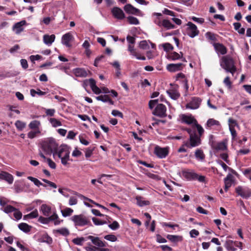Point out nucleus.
Here are the masks:
<instances>
[{
	"mask_svg": "<svg viewBox=\"0 0 251 251\" xmlns=\"http://www.w3.org/2000/svg\"><path fill=\"white\" fill-rule=\"evenodd\" d=\"M58 148V145L53 138L45 139L41 143V149L39 151V155L44 159H46V155H50L55 152Z\"/></svg>",
	"mask_w": 251,
	"mask_h": 251,
	"instance_id": "obj_1",
	"label": "nucleus"
},
{
	"mask_svg": "<svg viewBox=\"0 0 251 251\" xmlns=\"http://www.w3.org/2000/svg\"><path fill=\"white\" fill-rule=\"evenodd\" d=\"M70 148L66 145H62L58 148L57 151L53 152V156H57L61 160V163L66 166L69 161H72L70 158Z\"/></svg>",
	"mask_w": 251,
	"mask_h": 251,
	"instance_id": "obj_2",
	"label": "nucleus"
},
{
	"mask_svg": "<svg viewBox=\"0 0 251 251\" xmlns=\"http://www.w3.org/2000/svg\"><path fill=\"white\" fill-rule=\"evenodd\" d=\"M220 65L226 72L230 73L232 75H233L236 71L234 61L229 55L222 57Z\"/></svg>",
	"mask_w": 251,
	"mask_h": 251,
	"instance_id": "obj_3",
	"label": "nucleus"
},
{
	"mask_svg": "<svg viewBox=\"0 0 251 251\" xmlns=\"http://www.w3.org/2000/svg\"><path fill=\"white\" fill-rule=\"evenodd\" d=\"M183 177L188 180H198L200 182H205V177L203 176H199L193 170L189 169L184 170L182 171Z\"/></svg>",
	"mask_w": 251,
	"mask_h": 251,
	"instance_id": "obj_4",
	"label": "nucleus"
},
{
	"mask_svg": "<svg viewBox=\"0 0 251 251\" xmlns=\"http://www.w3.org/2000/svg\"><path fill=\"white\" fill-rule=\"evenodd\" d=\"M71 220L74 222L75 226H91L90 221L82 214L74 215L71 217Z\"/></svg>",
	"mask_w": 251,
	"mask_h": 251,
	"instance_id": "obj_5",
	"label": "nucleus"
},
{
	"mask_svg": "<svg viewBox=\"0 0 251 251\" xmlns=\"http://www.w3.org/2000/svg\"><path fill=\"white\" fill-rule=\"evenodd\" d=\"M126 40L129 45L128 46V50L130 54L135 56L137 59L145 60L146 57L144 56H140L139 54L136 52V50L134 49V44L135 43V38L134 37L128 35L126 36Z\"/></svg>",
	"mask_w": 251,
	"mask_h": 251,
	"instance_id": "obj_6",
	"label": "nucleus"
},
{
	"mask_svg": "<svg viewBox=\"0 0 251 251\" xmlns=\"http://www.w3.org/2000/svg\"><path fill=\"white\" fill-rule=\"evenodd\" d=\"M189 141L185 143V145L188 148H192L199 146L201 144V139L200 136L196 133L192 136H190L189 139Z\"/></svg>",
	"mask_w": 251,
	"mask_h": 251,
	"instance_id": "obj_7",
	"label": "nucleus"
},
{
	"mask_svg": "<svg viewBox=\"0 0 251 251\" xmlns=\"http://www.w3.org/2000/svg\"><path fill=\"white\" fill-rule=\"evenodd\" d=\"M187 25L188 26L186 28L187 34L190 37L194 38L199 35L200 31L194 24L189 22L187 24Z\"/></svg>",
	"mask_w": 251,
	"mask_h": 251,
	"instance_id": "obj_8",
	"label": "nucleus"
},
{
	"mask_svg": "<svg viewBox=\"0 0 251 251\" xmlns=\"http://www.w3.org/2000/svg\"><path fill=\"white\" fill-rule=\"evenodd\" d=\"M166 109V107L164 104L162 103L158 104L155 107L152 112V114L160 118H164L167 116Z\"/></svg>",
	"mask_w": 251,
	"mask_h": 251,
	"instance_id": "obj_9",
	"label": "nucleus"
},
{
	"mask_svg": "<svg viewBox=\"0 0 251 251\" xmlns=\"http://www.w3.org/2000/svg\"><path fill=\"white\" fill-rule=\"evenodd\" d=\"M169 152V148H162L156 146L154 148V153L159 158H164L168 156Z\"/></svg>",
	"mask_w": 251,
	"mask_h": 251,
	"instance_id": "obj_10",
	"label": "nucleus"
},
{
	"mask_svg": "<svg viewBox=\"0 0 251 251\" xmlns=\"http://www.w3.org/2000/svg\"><path fill=\"white\" fill-rule=\"evenodd\" d=\"M236 193L244 199H248L251 196V189L247 188H243L239 186L235 189Z\"/></svg>",
	"mask_w": 251,
	"mask_h": 251,
	"instance_id": "obj_11",
	"label": "nucleus"
},
{
	"mask_svg": "<svg viewBox=\"0 0 251 251\" xmlns=\"http://www.w3.org/2000/svg\"><path fill=\"white\" fill-rule=\"evenodd\" d=\"M201 102V100L199 97H192L191 100L186 104V108L190 109H198Z\"/></svg>",
	"mask_w": 251,
	"mask_h": 251,
	"instance_id": "obj_12",
	"label": "nucleus"
},
{
	"mask_svg": "<svg viewBox=\"0 0 251 251\" xmlns=\"http://www.w3.org/2000/svg\"><path fill=\"white\" fill-rule=\"evenodd\" d=\"M74 39V38L72 33L69 32L62 36L61 43L67 47L70 48L72 46L70 42L73 41Z\"/></svg>",
	"mask_w": 251,
	"mask_h": 251,
	"instance_id": "obj_13",
	"label": "nucleus"
},
{
	"mask_svg": "<svg viewBox=\"0 0 251 251\" xmlns=\"http://www.w3.org/2000/svg\"><path fill=\"white\" fill-rule=\"evenodd\" d=\"M27 24L25 20H22L14 24L13 30L16 34H20L24 30V26Z\"/></svg>",
	"mask_w": 251,
	"mask_h": 251,
	"instance_id": "obj_14",
	"label": "nucleus"
},
{
	"mask_svg": "<svg viewBox=\"0 0 251 251\" xmlns=\"http://www.w3.org/2000/svg\"><path fill=\"white\" fill-rule=\"evenodd\" d=\"M126 14L139 16H142V13L140 10L129 3H126Z\"/></svg>",
	"mask_w": 251,
	"mask_h": 251,
	"instance_id": "obj_15",
	"label": "nucleus"
},
{
	"mask_svg": "<svg viewBox=\"0 0 251 251\" xmlns=\"http://www.w3.org/2000/svg\"><path fill=\"white\" fill-rule=\"evenodd\" d=\"M113 16L119 20L123 19L125 17V14L123 11L118 7H114L111 10Z\"/></svg>",
	"mask_w": 251,
	"mask_h": 251,
	"instance_id": "obj_16",
	"label": "nucleus"
},
{
	"mask_svg": "<svg viewBox=\"0 0 251 251\" xmlns=\"http://www.w3.org/2000/svg\"><path fill=\"white\" fill-rule=\"evenodd\" d=\"M0 179L5 180L9 184H12L14 178L12 175L9 173L4 171H1L0 173Z\"/></svg>",
	"mask_w": 251,
	"mask_h": 251,
	"instance_id": "obj_17",
	"label": "nucleus"
},
{
	"mask_svg": "<svg viewBox=\"0 0 251 251\" xmlns=\"http://www.w3.org/2000/svg\"><path fill=\"white\" fill-rule=\"evenodd\" d=\"M182 66L183 64L181 63L176 64L171 63L167 65V69L170 72H175L181 70L182 69Z\"/></svg>",
	"mask_w": 251,
	"mask_h": 251,
	"instance_id": "obj_18",
	"label": "nucleus"
},
{
	"mask_svg": "<svg viewBox=\"0 0 251 251\" xmlns=\"http://www.w3.org/2000/svg\"><path fill=\"white\" fill-rule=\"evenodd\" d=\"M88 239L90 240L93 244L97 246L99 248L105 247V244L99 237H94L90 235L88 237Z\"/></svg>",
	"mask_w": 251,
	"mask_h": 251,
	"instance_id": "obj_19",
	"label": "nucleus"
},
{
	"mask_svg": "<svg viewBox=\"0 0 251 251\" xmlns=\"http://www.w3.org/2000/svg\"><path fill=\"white\" fill-rule=\"evenodd\" d=\"M181 121L182 123H185L188 125H191L197 122V120L191 115L188 116L186 115H182L181 116Z\"/></svg>",
	"mask_w": 251,
	"mask_h": 251,
	"instance_id": "obj_20",
	"label": "nucleus"
},
{
	"mask_svg": "<svg viewBox=\"0 0 251 251\" xmlns=\"http://www.w3.org/2000/svg\"><path fill=\"white\" fill-rule=\"evenodd\" d=\"M88 82V85L90 86L92 90L95 94L98 95L101 93L100 89L96 86V81L94 79L92 78L89 79Z\"/></svg>",
	"mask_w": 251,
	"mask_h": 251,
	"instance_id": "obj_21",
	"label": "nucleus"
},
{
	"mask_svg": "<svg viewBox=\"0 0 251 251\" xmlns=\"http://www.w3.org/2000/svg\"><path fill=\"white\" fill-rule=\"evenodd\" d=\"M55 36L54 34L50 35L45 34L43 36L44 43L48 46H50L54 41Z\"/></svg>",
	"mask_w": 251,
	"mask_h": 251,
	"instance_id": "obj_22",
	"label": "nucleus"
},
{
	"mask_svg": "<svg viewBox=\"0 0 251 251\" xmlns=\"http://www.w3.org/2000/svg\"><path fill=\"white\" fill-rule=\"evenodd\" d=\"M214 46L216 50L220 52L221 54L224 55L226 53L227 49L226 47L222 44L214 43Z\"/></svg>",
	"mask_w": 251,
	"mask_h": 251,
	"instance_id": "obj_23",
	"label": "nucleus"
},
{
	"mask_svg": "<svg viewBox=\"0 0 251 251\" xmlns=\"http://www.w3.org/2000/svg\"><path fill=\"white\" fill-rule=\"evenodd\" d=\"M159 26H163L167 29H173L175 28V25L173 24L169 20L164 19L162 23H160L159 22L158 24Z\"/></svg>",
	"mask_w": 251,
	"mask_h": 251,
	"instance_id": "obj_24",
	"label": "nucleus"
},
{
	"mask_svg": "<svg viewBox=\"0 0 251 251\" xmlns=\"http://www.w3.org/2000/svg\"><path fill=\"white\" fill-rule=\"evenodd\" d=\"M51 214L50 216H48L49 222L53 221L54 225H59L62 222V220H59L57 214L55 211H53Z\"/></svg>",
	"mask_w": 251,
	"mask_h": 251,
	"instance_id": "obj_25",
	"label": "nucleus"
},
{
	"mask_svg": "<svg viewBox=\"0 0 251 251\" xmlns=\"http://www.w3.org/2000/svg\"><path fill=\"white\" fill-rule=\"evenodd\" d=\"M74 74L77 77H86L87 75V71L83 68H76L73 70Z\"/></svg>",
	"mask_w": 251,
	"mask_h": 251,
	"instance_id": "obj_26",
	"label": "nucleus"
},
{
	"mask_svg": "<svg viewBox=\"0 0 251 251\" xmlns=\"http://www.w3.org/2000/svg\"><path fill=\"white\" fill-rule=\"evenodd\" d=\"M180 78L183 79V80L181 81V82L184 84V86L186 90V91L187 92L189 88L188 80L185 78V75L182 73H179L176 75V80Z\"/></svg>",
	"mask_w": 251,
	"mask_h": 251,
	"instance_id": "obj_27",
	"label": "nucleus"
},
{
	"mask_svg": "<svg viewBox=\"0 0 251 251\" xmlns=\"http://www.w3.org/2000/svg\"><path fill=\"white\" fill-rule=\"evenodd\" d=\"M40 210L43 214L47 217L49 216L52 213L51 207L45 204L41 205Z\"/></svg>",
	"mask_w": 251,
	"mask_h": 251,
	"instance_id": "obj_28",
	"label": "nucleus"
},
{
	"mask_svg": "<svg viewBox=\"0 0 251 251\" xmlns=\"http://www.w3.org/2000/svg\"><path fill=\"white\" fill-rule=\"evenodd\" d=\"M135 199L137 201V204L140 207L144 206L149 205L150 204V202L149 201H145L144 198L140 196H137Z\"/></svg>",
	"mask_w": 251,
	"mask_h": 251,
	"instance_id": "obj_29",
	"label": "nucleus"
},
{
	"mask_svg": "<svg viewBox=\"0 0 251 251\" xmlns=\"http://www.w3.org/2000/svg\"><path fill=\"white\" fill-rule=\"evenodd\" d=\"M167 93L170 98L174 100H177L180 96L179 92L177 90L174 89L167 90Z\"/></svg>",
	"mask_w": 251,
	"mask_h": 251,
	"instance_id": "obj_30",
	"label": "nucleus"
},
{
	"mask_svg": "<svg viewBox=\"0 0 251 251\" xmlns=\"http://www.w3.org/2000/svg\"><path fill=\"white\" fill-rule=\"evenodd\" d=\"M228 251H235L236 249L234 247V241L231 240H226L224 245Z\"/></svg>",
	"mask_w": 251,
	"mask_h": 251,
	"instance_id": "obj_31",
	"label": "nucleus"
},
{
	"mask_svg": "<svg viewBox=\"0 0 251 251\" xmlns=\"http://www.w3.org/2000/svg\"><path fill=\"white\" fill-rule=\"evenodd\" d=\"M98 100H100L104 102H108L110 104H113V101L110 99L109 97L107 95H101L96 97Z\"/></svg>",
	"mask_w": 251,
	"mask_h": 251,
	"instance_id": "obj_32",
	"label": "nucleus"
},
{
	"mask_svg": "<svg viewBox=\"0 0 251 251\" xmlns=\"http://www.w3.org/2000/svg\"><path fill=\"white\" fill-rule=\"evenodd\" d=\"M18 227L23 232L27 233L30 231L31 227L26 223H22L19 224Z\"/></svg>",
	"mask_w": 251,
	"mask_h": 251,
	"instance_id": "obj_33",
	"label": "nucleus"
},
{
	"mask_svg": "<svg viewBox=\"0 0 251 251\" xmlns=\"http://www.w3.org/2000/svg\"><path fill=\"white\" fill-rule=\"evenodd\" d=\"M53 232L54 233L60 234L64 236H68L70 233L69 230L65 227H62L59 229L54 230Z\"/></svg>",
	"mask_w": 251,
	"mask_h": 251,
	"instance_id": "obj_34",
	"label": "nucleus"
},
{
	"mask_svg": "<svg viewBox=\"0 0 251 251\" xmlns=\"http://www.w3.org/2000/svg\"><path fill=\"white\" fill-rule=\"evenodd\" d=\"M220 164L221 165V166L222 167V168L224 169V170L226 171L227 170V169H228V170L234 175H235L236 176H237V177H239V175L237 173L236 171H235L234 170H233V169L230 168V167H228L224 162H223V161H221V162L220 163Z\"/></svg>",
	"mask_w": 251,
	"mask_h": 251,
	"instance_id": "obj_35",
	"label": "nucleus"
},
{
	"mask_svg": "<svg viewBox=\"0 0 251 251\" xmlns=\"http://www.w3.org/2000/svg\"><path fill=\"white\" fill-rule=\"evenodd\" d=\"M166 238L170 241L174 243L181 241L182 240V236L178 235L168 234L167 235Z\"/></svg>",
	"mask_w": 251,
	"mask_h": 251,
	"instance_id": "obj_36",
	"label": "nucleus"
},
{
	"mask_svg": "<svg viewBox=\"0 0 251 251\" xmlns=\"http://www.w3.org/2000/svg\"><path fill=\"white\" fill-rule=\"evenodd\" d=\"M41 125L40 121L37 120H33L31 121L29 125V127L31 129L37 130L40 129L39 127Z\"/></svg>",
	"mask_w": 251,
	"mask_h": 251,
	"instance_id": "obj_37",
	"label": "nucleus"
},
{
	"mask_svg": "<svg viewBox=\"0 0 251 251\" xmlns=\"http://www.w3.org/2000/svg\"><path fill=\"white\" fill-rule=\"evenodd\" d=\"M126 22L130 25H137L139 24V20L133 16H128L126 17Z\"/></svg>",
	"mask_w": 251,
	"mask_h": 251,
	"instance_id": "obj_38",
	"label": "nucleus"
},
{
	"mask_svg": "<svg viewBox=\"0 0 251 251\" xmlns=\"http://www.w3.org/2000/svg\"><path fill=\"white\" fill-rule=\"evenodd\" d=\"M27 179L31 181L34 183V184L37 186V187H40V186H43L45 187H47L46 184H43L41 182H40L38 179L33 177L32 176H29L27 177Z\"/></svg>",
	"mask_w": 251,
	"mask_h": 251,
	"instance_id": "obj_39",
	"label": "nucleus"
},
{
	"mask_svg": "<svg viewBox=\"0 0 251 251\" xmlns=\"http://www.w3.org/2000/svg\"><path fill=\"white\" fill-rule=\"evenodd\" d=\"M195 155L197 159H200L201 160H203L205 158V155L202 150L201 149H198L195 151Z\"/></svg>",
	"mask_w": 251,
	"mask_h": 251,
	"instance_id": "obj_40",
	"label": "nucleus"
},
{
	"mask_svg": "<svg viewBox=\"0 0 251 251\" xmlns=\"http://www.w3.org/2000/svg\"><path fill=\"white\" fill-rule=\"evenodd\" d=\"M206 38L208 41L215 42L217 41L216 35L211 32H207L205 34Z\"/></svg>",
	"mask_w": 251,
	"mask_h": 251,
	"instance_id": "obj_41",
	"label": "nucleus"
},
{
	"mask_svg": "<svg viewBox=\"0 0 251 251\" xmlns=\"http://www.w3.org/2000/svg\"><path fill=\"white\" fill-rule=\"evenodd\" d=\"M220 124L218 121L214 119H209L207 120L206 126L208 127H211L214 126H220Z\"/></svg>",
	"mask_w": 251,
	"mask_h": 251,
	"instance_id": "obj_42",
	"label": "nucleus"
},
{
	"mask_svg": "<svg viewBox=\"0 0 251 251\" xmlns=\"http://www.w3.org/2000/svg\"><path fill=\"white\" fill-rule=\"evenodd\" d=\"M73 212V210L69 207H66L61 211V213L63 217H67L70 216L72 214Z\"/></svg>",
	"mask_w": 251,
	"mask_h": 251,
	"instance_id": "obj_43",
	"label": "nucleus"
},
{
	"mask_svg": "<svg viewBox=\"0 0 251 251\" xmlns=\"http://www.w3.org/2000/svg\"><path fill=\"white\" fill-rule=\"evenodd\" d=\"M15 125L19 130L22 131L25 127L26 124L25 122L18 120L15 122Z\"/></svg>",
	"mask_w": 251,
	"mask_h": 251,
	"instance_id": "obj_44",
	"label": "nucleus"
},
{
	"mask_svg": "<svg viewBox=\"0 0 251 251\" xmlns=\"http://www.w3.org/2000/svg\"><path fill=\"white\" fill-rule=\"evenodd\" d=\"M168 58L172 60H178L181 58L180 55L176 52L174 51L168 55Z\"/></svg>",
	"mask_w": 251,
	"mask_h": 251,
	"instance_id": "obj_45",
	"label": "nucleus"
},
{
	"mask_svg": "<svg viewBox=\"0 0 251 251\" xmlns=\"http://www.w3.org/2000/svg\"><path fill=\"white\" fill-rule=\"evenodd\" d=\"M41 133L40 129L31 130L27 133V137L28 138L33 139L35 138L36 135Z\"/></svg>",
	"mask_w": 251,
	"mask_h": 251,
	"instance_id": "obj_46",
	"label": "nucleus"
},
{
	"mask_svg": "<svg viewBox=\"0 0 251 251\" xmlns=\"http://www.w3.org/2000/svg\"><path fill=\"white\" fill-rule=\"evenodd\" d=\"M49 121L52 126L54 127L60 126L62 125L61 123L55 118H50Z\"/></svg>",
	"mask_w": 251,
	"mask_h": 251,
	"instance_id": "obj_47",
	"label": "nucleus"
},
{
	"mask_svg": "<svg viewBox=\"0 0 251 251\" xmlns=\"http://www.w3.org/2000/svg\"><path fill=\"white\" fill-rule=\"evenodd\" d=\"M30 94L32 97H35L36 95H38L39 96H43L46 94V92H43L38 89H37V90L34 89H31Z\"/></svg>",
	"mask_w": 251,
	"mask_h": 251,
	"instance_id": "obj_48",
	"label": "nucleus"
},
{
	"mask_svg": "<svg viewBox=\"0 0 251 251\" xmlns=\"http://www.w3.org/2000/svg\"><path fill=\"white\" fill-rule=\"evenodd\" d=\"M139 47L143 50H148L150 49V46L146 40H143L140 42Z\"/></svg>",
	"mask_w": 251,
	"mask_h": 251,
	"instance_id": "obj_49",
	"label": "nucleus"
},
{
	"mask_svg": "<svg viewBox=\"0 0 251 251\" xmlns=\"http://www.w3.org/2000/svg\"><path fill=\"white\" fill-rule=\"evenodd\" d=\"M15 209V208L13 207L11 205H7L4 206L3 208H1V210L4 211L5 213L9 214L12 212H13Z\"/></svg>",
	"mask_w": 251,
	"mask_h": 251,
	"instance_id": "obj_50",
	"label": "nucleus"
},
{
	"mask_svg": "<svg viewBox=\"0 0 251 251\" xmlns=\"http://www.w3.org/2000/svg\"><path fill=\"white\" fill-rule=\"evenodd\" d=\"M216 150H222L224 151L226 149V144L224 142L218 143L215 148Z\"/></svg>",
	"mask_w": 251,
	"mask_h": 251,
	"instance_id": "obj_51",
	"label": "nucleus"
},
{
	"mask_svg": "<svg viewBox=\"0 0 251 251\" xmlns=\"http://www.w3.org/2000/svg\"><path fill=\"white\" fill-rule=\"evenodd\" d=\"M14 212V217L16 220L18 221L22 218V213L19 210L15 208V210L13 211Z\"/></svg>",
	"mask_w": 251,
	"mask_h": 251,
	"instance_id": "obj_52",
	"label": "nucleus"
},
{
	"mask_svg": "<svg viewBox=\"0 0 251 251\" xmlns=\"http://www.w3.org/2000/svg\"><path fill=\"white\" fill-rule=\"evenodd\" d=\"M94 148L89 147L87 148L85 151V155L86 158H88L91 156L93 154Z\"/></svg>",
	"mask_w": 251,
	"mask_h": 251,
	"instance_id": "obj_53",
	"label": "nucleus"
},
{
	"mask_svg": "<svg viewBox=\"0 0 251 251\" xmlns=\"http://www.w3.org/2000/svg\"><path fill=\"white\" fill-rule=\"evenodd\" d=\"M162 46L164 50L166 52L172 50L174 49L173 46L169 43L163 44Z\"/></svg>",
	"mask_w": 251,
	"mask_h": 251,
	"instance_id": "obj_54",
	"label": "nucleus"
},
{
	"mask_svg": "<svg viewBox=\"0 0 251 251\" xmlns=\"http://www.w3.org/2000/svg\"><path fill=\"white\" fill-rule=\"evenodd\" d=\"M38 216V212L37 210H35L31 212H30L29 214L25 215L24 216V218H25L26 217L29 218H35L37 217Z\"/></svg>",
	"mask_w": 251,
	"mask_h": 251,
	"instance_id": "obj_55",
	"label": "nucleus"
},
{
	"mask_svg": "<svg viewBox=\"0 0 251 251\" xmlns=\"http://www.w3.org/2000/svg\"><path fill=\"white\" fill-rule=\"evenodd\" d=\"M92 221L94 224L97 226L102 225L106 223V222L101 221V220L97 218H93Z\"/></svg>",
	"mask_w": 251,
	"mask_h": 251,
	"instance_id": "obj_56",
	"label": "nucleus"
},
{
	"mask_svg": "<svg viewBox=\"0 0 251 251\" xmlns=\"http://www.w3.org/2000/svg\"><path fill=\"white\" fill-rule=\"evenodd\" d=\"M195 126L196 127V128L197 129V130H198V133H199L198 136H200V137H201V136L204 133V129H203L202 127L200 125L198 124L197 122L196 123H195Z\"/></svg>",
	"mask_w": 251,
	"mask_h": 251,
	"instance_id": "obj_57",
	"label": "nucleus"
},
{
	"mask_svg": "<svg viewBox=\"0 0 251 251\" xmlns=\"http://www.w3.org/2000/svg\"><path fill=\"white\" fill-rule=\"evenodd\" d=\"M79 140L80 142L84 145L87 146L89 144V142L86 140L84 135H80Z\"/></svg>",
	"mask_w": 251,
	"mask_h": 251,
	"instance_id": "obj_58",
	"label": "nucleus"
},
{
	"mask_svg": "<svg viewBox=\"0 0 251 251\" xmlns=\"http://www.w3.org/2000/svg\"><path fill=\"white\" fill-rule=\"evenodd\" d=\"M104 238L105 239L110 241H111V242H115L117 239L116 236H115L114 235H112V234H109V235H105Z\"/></svg>",
	"mask_w": 251,
	"mask_h": 251,
	"instance_id": "obj_59",
	"label": "nucleus"
},
{
	"mask_svg": "<svg viewBox=\"0 0 251 251\" xmlns=\"http://www.w3.org/2000/svg\"><path fill=\"white\" fill-rule=\"evenodd\" d=\"M224 83L227 87L228 88L231 89L232 87V83L230 80L229 76H226L224 80Z\"/></svg>",
	"mask_w": 251,
	"mask_h": 251,
	"instance_id": "obj_60",
	"label": "nucleus"
},
{
	"mask_svg": "<svg viewBox=\"0 0 251 251\" xmlns=\"http://www.w3.org/2000/svg\"><path fill=\"white\" fill-rule=\"evenodd\" d=\"M20 64H21L22 67L25 70L28 67V63L26 59H21L20 60Z\"/></svg>",
	"mask_w": 251,
	"mask_h": 251,
	"instance_id": "obj_61",
	"label": "nucleus"
},
{
	"mask_svg": "<svg viewBox=\"0 0 251 251\" xmlns=\"http://www.w3.org/2000/svg\"><path fill=\"white\" fill-rule=\"evenodd\" d=\"M45 160L47 161L48 165L50 166V168L53 169H55L56 164L53 161H52L50 158H47Z\"/></svg>",
	"mask_w": 251,
	"mask_h": 251,
	"instance_id": "obj_62",
	"label": "nucleus"
},
{
	"mask_svg": "<svg viewBox=\"0 0 251 251\" xmlns=\"http://www.w3.org/2000/svg\"><path fill=\"white\" fill-rule=\"evenodd\" d=\"M108 227L112 230H116L119 228V225L118 222L114 221L112 224H109Z\"/></svg>",
	"mask_w": 251,
	"mask_h": 251,
	"instance_id": "obj_63",
	"label": "nucleus"
},
{
	"mask_svg": "<svg viewBox=\"0 0 251 251\" xmlns=\"http://www.w3.org/2000/svg\"><path fill=\"white\" fill-rule=\"evenodd\" d=\"M81 154L82 152L78 150L77 148H75V150L72 152V156L75 157H79Z\"/></svg>",
	"mask_w": 251,
	"mask_h": 251,
	"instance_id": "obj_64",
	"label": "nucleus"
}]
</instances>
